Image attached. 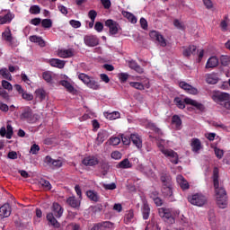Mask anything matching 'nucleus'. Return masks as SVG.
<instances>
[{
	"mask_svg": "<svg viewBox=\"0 0 230 230\" xmlns=\"http://www.w3.org/2000/svg\"><path fill=\"white\" fill-rule=\"evenodd\" d=\"M219 171L218 167H214L213 169V184L216 193V200L218 208L221 209H226L227 208V191L218 181Z\"/></svg>",
	"mask_w": 230,
	"mask_h": 230,
	"instance_id": "f257e3e1",
	"label": "nucleus"
},
{
	"mask_svg": "<svg viewBox=\"0 0 230 230\" xmlns=\"http://www.w3.org/2000/svg\"><path fill=\"white\" fill-rule=\"evenodd\" d=\"M62 215H64V208L62 206L58 203H53L52 212L47 215V220L51 224V226L58 229V227H60V223H58L57 218H60Z\"/></svg>",
	"mask_w": 230,
	"mask_h": 230,
	"instance_id": "f03ea898",
	"label": "nucleus"
},
{
	"mask_svg": "<svg viewBox=\"0 0 230 230\" xmlns=\"http://www.w3.org/2000/svg\"><path fill=\"white\" fill-rule=\"evenodd\" d=\"M174 103H176L178 109H185L186 105H192V107H195L198 111H204L205 109L204 104L188 97L183 101L181 100V97H175Z\"/></svg>",
	"mask_w": 230,
	"mask_h": 230,
	"instance_id": "7ed1b4c3",
	"label": "nucleus"
},
{
	"mask_svg": "<svg viewBox=\"0 0 230 230\" xmlns=\"http://www.w3.org/2000/svg\"><path fill=\"white\" fill-rule=\"evenodd\" d=\"M20 119L22 121H27V123H37L40 119V116L37 113H33V110L30 107H25L22 109V113L20 114Z\"/></svg>",
	"mask_w": 230,
	"mask_h": 230,
	"instance_id": "20e7f679",
	"label": "nucleus"
},
{
	"mask_svg": "<svg viewBox=\"0 0 230 230\" xmlns=\"http://www.w3.org/2000/svg\"><path fill=\"white\" fill-rule=\"evenodd\" d=\"M79 80L84 84V85L88 86L89 89H93V91H98L102 88L100 83L93 76H89L87 74L81 73L78 75Z\"/></svg>",
	"mask_w": 230,
	"mask_h": 230,
	"instance_id": "39448f33",
	"label": "nucleus"
},
{
	"mask_svg": "<svg viewBox=\"0 0 230 230\" xmlns=\"http://www.w3.org/2000/svg\"><path fill=\"white\" fill-rule=\"evenodd\" d=\"M188 200L190 203L192 204V206H199V208H201V206H204V204L208 202L206 196L199 193H196L192 196H189Z\"/></svg>",
	"mask_w": 230,
	"mask_h": 230,
	"instance_id": "423d86ee",
	"label": "nucleus"
},
{
	"mask_svg": "<svg viewBox=\"0 0 230 230\" xmlns=\"http://www.w3.org/2000/svg\"><path fill=\"white\" fill-rule=\"evenodd\" d=\"M164 157L169 159L170 163L172 164H179V154L172 149H166L163 151Z\"/></svg>",
	"mask_w": 230,
	"mask_h": 230,
	"instance_id": "0eeeda50",
	"label": "nucleus"
},
{
	"mask_svg": "<svg viewBox=\"0 0 230 230\" xmlns=\"http://www.w3.org/2000/svg\"><path fill=\"white\" fill-rule=\"evenodd\" d=\"M2 37L4 40H5V42L9 43V46H11V48H17V46H19V41H17V40H15L12 36V31L8 30L4 31L2 33Z\"/></svg>",
	"mask_w": 230,
	"mask_h": 230,
	"instance_id": "6e6552de",
	"label": "nucleus"
},
{
	"mask_svg": "<svg viewBox=\"0 0 230 230\" xmlns=\"http://www.w3.org/2000/svg\"><path fill=\"white\" fill-rule=\"evenodd\" d=\"M84 42L89 48H95V46L100 44V39L96 35H86L84 38Z\"/></svg>",
	"mask_w": 230,
	"mask_h": 230,
	"instance_id": "1a4fd4ad",
	"label": "nucleus"
},
{
	"mask_svg": "<svg viewBox=\"0 0 230 230\" xmlns=\"http://www.w3.org/2000/svg\"><path fill=\"white\" fill-rule=\"evenodd\" d=\"M149 37H151V39L153 40H157V42H159L163 48H165L166 40H164V37H163V35H161V33H159V31H151L149 32Z\"/></svg>",
	"mask_w": 230,
	"mask_h": 230,
	"instance_id": "9d476101",
	"label": "nucleus"
},
{
	"mask_svg": "<svg viewBox=\"0 0 230 230\" xmlns=\"http://www.w3.org/2000/svg\"><path fill=\"white\" fill-rule=\"evenodd\" d=\"M100 164V160L95 155H89L82 160L84 166H96Z\"/></svg>",
	"mask_w": 230,
	"mask_h": 230,
	"instance_id": "9b49d317",
	"label": "nucleus"
},
{
	"mask_svg": "<svg viewBox=\"0 0 230 230\" xmlns=\"http://www.w3.org/2000/svg\"><path fill=\"white\" fill-rule=\"evenodd\" d=\"M158 214L161 218H164V220H172V222H175V219H173V217L172 216V210L170 208H161L158 209Z\"/></svg>",
	"mask_w": 230,
	"mask_h": 230,
	"instance_id": "f8f14e48",
	"label": "nucleus"
},
{
	"mask_svg": "<svg viewBox=\"0 0 230 230\" xmlns=\"http://www.w3.org/2000/svg\"><path fill=\"white\" fill-rule=\"evenodd\" d=\"M212 100L218 103L220 102H229L230 95L227 93H216L212 95Z\"/></svg>",
	"mask_w": 230,
	"mask_h": 230,
	"instance_id": "ddd939ff",
	"label": "nucleus"
},
{
	"mask_svg": "<svg viewBox=\"0 0 230 230\" xmlns=\"http://www.w3.org/2000/svg\"><path fill=\"white\" fill-rule=\"evenodd\" d=\"M180 87L181 89H183V91L189 93V94H199V90L197 88L184 81L180 82Z\"/></svg>",
	"mask_w": 230,
	"mask_h": 230,
	"instance_id": "4468645a",
	"label": "nucleus"
},
{
	"mask_svg": "<svg viewBox=\"0 0 230 230\" xmlns=\"http://www.w3.org/2000/svg\"><path fill=\"white\" fill-rule=\"evenodd\" d=\"M105 26L109 28L111 35H116L118 33V28L119 24L114 22V20H107L105 22Z\"/></svg>",
	"mask_w": 230,
	"mask_h": 230,
	"instance_id": "2eb2a0df",
	"label": "nucleus"
},
{
	"mask_svg": "<svg viewBox=\"0 0 230 230\" xmlns=\"http://www.w3.org/2000/svg\"><path fill=\"white\" fill-rule=\"evenodd\" d=\"M12 215V207H10V204L6 203L4 204L0 208V217L1 218H8Z\"/></svg>",
	"mask_w": 230,
	"mask_h": 230,
	"instance_id": "dca6fc26",
	"label": "nucleus"
},
{
	"mask_svg": "<svg viewBox=\"0 0 230 230\" xmlns=\"http://www.w3.org/2000/svg\"><path fill=\"white\" fill-rule=\"evenodd\" d=\"M45 163L51 168H62V160H54L51 156H46Z\"/></svg>",
	"mask_w": 230,
	"mask_h": 230,
	"instance_id": "f3484780",
	"label": "nucleus"
},
{
	"mask_svg": "<svg viewBox=\"0 0 230 230\" xmlns=\"http://www.w3.org/2000/svg\"><path fill=\"white\" fill-rule=\"evenodd\" d=\"M160 181L162 182V186H172V175L170 172H162L160 174Z\"/></svg>",
	"mask_w": 230,
	"mask_h": 230,
	"instance_id": "a211bd4d",
	"label": "nucleus"
},
{
	"mask_svg": "<svg viewBox=\"0 0 230 230\" xmlns=\"http://www.w3.org/2000/svg\"><path fill=\"white\" fill-rule=\"evenodd\" d=\"M141 212L143 220H148L150 218V205H148V201H143Z\"/></svg>",
	"mask_w": 230,
	"mask_h": 230,
	"instance_id": "6ab92c4d",
	"label": "nucleus"
},
{
	"mask_svg": "<svg viewBox=\"0 0 230 230\" xmlns=\"http://www.w3.org/2000/svg\"><path fill=\"white\" fill-rule=\"evenodd\" d=\"M130 139L137 148H143V140H141V137L139 135L133 133L130 135Z\"/></svg>",
	"mask_w": 230,
	"mask_h": 230,
	"instance_id": "aec40b11",
	"label": "nucleus"
},
{
	"mask_svg": "<svg viewBox=\"0 0 230 230\" xmlns=\"http://www.w3.org/2000/svg\"><path fill=\"white\" fill-rule=\"evenodd\" d=\"M183 52L182 55L183 57H186L187 58L191 57V55H196L197 54V46L195 45H190L187 48L183 47Z\"/></svg>",
	"mask_w": 230,
	"mask_h": 230,
	"instance_id": "412c9836",
	"label": "nucleus"
},
{
	"mask_svg": "<svg viewBox=\"0 0 230 230\" xmlns=\"http://www.w3.org/2000/svg\"><path fill=\"white\" fill-rule=\"evenodd\" d=\"M176 181L180 186V188H181V190H190V183L188 182V181H186V179L184 178V176L182 175H178L176 177Z\"/></svg>",
	"mask_w": 230,
	"mask_h": 230,
	"instance_id": "4be33fe9",
	"label": "nucleus"
},
{
	"mask_svg": "<svg viewBox=\"0 0 230 230\" xmlns=\"http://www.w3.org/2000/svg\"><path fill=\"white\" fill-rule=\"evenodd\" d=\"M218 66V58L211 57L208 59L205 66L206 69H215Z\"/></svg>",
	"mask_w": 230,
	"mask_h": 230,
	"instance_id": "5701e85b",
	"label": "nucleus"
},
{
	"mask_svg": "<svg viewBox=\"0 0 230 230\" xmlns=\"http://www.w3.org/2000/svg\"><path fill=\"white\" fill-rule=\"evenodd\" d=\"M29 40L38 44L40 48H46V41L42 40V37L37 35L30 36Z\"/></svg>",
	"mask_w": 230,
	"mask_h": 230,
	"instance_id": "b1692460",
	"label": "nucleus"
},
{
	"mask_svg": "<svg viewBox=\"0 0 230 230\" xmlns=\"http://www.w3.org/2000/svg\"><path fill=\"white\" fill-rule=\"evenodd\" d=\"M14 17L15 15H13V13L8 12L5 15L0 16V24H8L12 22Z\"/></svg>",
	"mask_w": 230,
	"mask_h": 230,
	"instance_id": "393cba45",
	"label": "nucleus"
},
{
	"mask_svg": "<svg viewBox=\"0 0 230 230\" xmlns=\"http://www.w3.org/2000/svg\"><path fill=\"white\" fill-rule=\"evenodd\" d=\"M58 55L60 58H71V57H74L75 51L72 49L59 50Z\"/></svg>",
	"mask_w": 230,
	"mask_h": 230,
	"instance_id": "a878e982",
	"label": "nucleus"
},
{
	"mask_svg": "<svg viewBox=\"0 0 230 230\" xmlns=\"http://www.w3.org/2000/svg\"><path fill=\"white\" fill-rule=\"evenodd\" d=\"M172 125L175 126L176 130L182 128V119H181L179 115H173L172 117Z\"/></svg>",
	"mask_w": 230,
	"mask_h": 230,
	"instance_id": "bb28decb",
	"label": "nucleus"
},
{
	"mask_svg": "<svg viewBox=\"0 0 230 230\" xmlns=\"http://www.w3.org/2000/svg\"><path fill=\"white\" fill-rule=\"evenodd\" d=\"M128 67L139 75L144 73L143 67H141V66H139V64L134 60L128 61Z\"/></svg>",
	"mask_w": 230,
	"mask_h": 230,
	"instance_id": "cd10ccee",
	"label": "nucleus"
},
{
	"mask_svg": "<svg viewBox=\"0 0 230 230\" xmlns=\"http://www.w3.org/2000/svg\"><path fill=\"white\" fill-rule=\"evenodd\" d=\"M162 193L165 198L172 197V195H173V189L172 185H162Z\"/></svg>",
	"mask_w": 230,
	"mask_h": 230,
	"instance_id": "c85d7f7f",
	"label": "nucleus"
},
{
	"mask_svg": "<svg viewBox=\"0 0 230 230\" xmlns=\"http://www.w3.org/2000/svg\"><path fill=\"white\" fill-rule=\"evenodd\" d=\"M86 196L93 202H100V195L95 190H87Z\"/></svg>",
	"mask_w": 230,
	"mask_h": 230,
	"instance_id": "c756f323",
	"label": "nucleus"
},
{
	"mask_svg": "<svg viewBox=\"0 0 230 230\" xmlns=\"http://www.w3.org/2000/svg\"><path fill=\"white\" fill-rule=\"evenodd\" d=\"M49 64L52 67H58V69H64V66H66V62L57 58L50 59Z\"/></svg>",
	"mask_w": 230,
	"mask_h": 230,
	"instance_id": "7c9ffc66",
	"label": "nucleus"
},
{
	"mask_svg": "<svg viewBox=\"0 0 230 230\" xmlns=\"http://www.w3.org/2000/svg\"><path fill=\"white\" fill-rule=\"evenodd\" d=\"M132 222H134V210L129 209L128 211L126 212L124 216V224L128 225Z\"/></svg>",
	"mask_w": 230,
	"mask_h": 230,
	"instance_id": "2f4dec72",
	"label": "nucleus"
},
{
	"mask_svg": "<svg viewBox=\"0 0 230 230\" xmlns=\"http://www.w3.org/2000/svg\"><path fill=\"white\" fill-rule=\"evenodd\" d=\"M117 167L121 168L122 170H128V168H132V163L128 160V158H126L122 161H120Z\"/></svg>",
	"mask_w": 230,
	"mask_h": 230,
	"instance_id": "473e14b6",
	"label": "nucleus"
},
{
	"mask_svg": "<svg viewBox=\"0 0 230 230\" xmlns=\"http://www.w3.org/2000/svg\"><path fill=\"white\" fill-rule=\"evenodd\" d=\"M122 15H123V17L128 19V21H129V22H132V24H136V22H137V18H136V16L134 14H132V13H129L127 11H122Z\"/></svg>",
	"mask_w": 230,
	"mask_h": 230,
	"instance_id": "72a5a7b5",
	"label": "nucleus"
},
{
	"mask_svg": "<svg viewBox=\"0 0 230 230\" xmlns=\"http://www.w3.org/2000/svg\"><path fill=\"white\" fill-rule=\"evenodd\" d=\"M206 82L207 84H210V85H215V84L218 83V77L213 74H207Z\"/></svg>",
	"mask_w": 230,
	"mask_h": 230,
	"instance_id": "f704fd0d",
	"label": "nucleus"
},
{
	"mask_svg": "<svg viewBox=\"0 0 230 230\" xmlns=\"http://www.w3.org/2000/svg\"><path fill=\"white\" fill-rule=\"evenodd\" d=\"M191 147L193 152H199L200 148H202V143H200V139L199 138H193L191 140Z\"/></svg>",
	"mask_w": 230,
	"mask_h": 230,
	"instance_id": "c9c22d12",
	"label": "nucleus"
},
{
	"mask_svg": "<svg viewBox=\"0 0 230 230\" xmlns=\"http://www.w3.org/2000/svg\"><path fill=\"white\" fill-rule=\"evenodd\" d=\"M66 203L71 208H80V201H78V199H76V198L75 196L69 197L66 199Z\"/></svg>",
	"mask_w": 230,
	"mask_h": 230,
	"instance_id": "e433bc0d",
	"label": "nucleus"
},
{
	"mask_svg": "<svg viewBox=\"0 0 230 230\" xmlns=\"http://www.w3.org/2000/svg\"><path fill=\"white\" fill-rule=\"evenodd\" d=\"M103 115L107 119H110V120L118 119V118H119L120 116L119 111H112V112L105 111Z\"/></svg>",
	"mask_w": 230,
	"mask_h": 230,
	"instance_id": "4c0bfd02",
	"label": "nucleus"
},
{
	"mask_svg": "<svg viewBox=\"0 0 230 230\" xmlns=\"http://www.w3.org/2000/svg\"><path fill=\"white\" fill-rule=\"evenodd\" d=\"M59 84L64 88H66V91H68V93H73V91H75V87L68 81L62 80V81L59 82Z\"/></svg>",
	"mask_w": 230,
	"mask_h": 230,
	"instance_id": "58836bf2",
	"label": "nucleus"
},
{
	"mask_svg": "<svg viewBox=\"0 0 230 230\" xmlns=\"http://www.w3.org/2000/svg\"><path fill=\"white\" fill-rule=\"evenodd\" d=\"M0 75L4 78L5 80H9L11 82L12 80V74L8 72L7 68H1L0 69Z\"/></svg>",
	"mask_w": 230,
	"mask_h": 230,
	"instance_id": "ea45409f",
	"label": "nucleus"
},
{
	"mask_svg": "<svg viewBox=\"0 0 230 230\" xmlns=\"http://www.w3.org/2000/svg\"><path fill=\"white\" fill-rule=\"evenodd\" d=\"M42 78L48 84H51V82L53 81V75H51V72H49V71L43 72Z\"/></svg>",
	"mask_w": 230,
	"mask_h": 230,
	"instance_id": "a19ab883",
	"label": "nucleus"
},
{
	"mask_svg": "<svg viewBox=\"0 0 230 230\" xmlns=\"http://www.w3.org/2000/svg\"><path fill=\"white\" fill-rule=\"evenodd\" d=\"M35 93H36L37 98H39L40 102H42L43 100H46V91H44L43 89H38L36 90Z\"/></svg>",
	"mask_w": 230,
	"mask_h": 230,
	"instance_id": "79ce46f5",
	"label": "nucleus"
},
{
	"mask_svg": "<svg viewBox=\"0 0 230 230\" xmlns=\"http://www.w3.org/2000/svg\"><path fill=\"white\" fill-rule=\"evenodd\" d=\"M107 139V131H100L97 135L98 143H103Z\"/></svg>",
	"mask_w": 230,
	"mask_h": 230,
	"instance_id": "37998d69",
	"label": "nucleus"
},
{
	"mask_svg": "<svg viewBox=\"0 0 230 230\" xmlns=\"http://www.w3.org/2000/svg\"><path fill=\"white\" fill-rule=\"evenodd\" d=\"M130 87H134V89H137L138 91H144L145 85L139 82H131L129 83Z\"/></svg>",
	"mask_w": 230,
	"mask_h": 230,
	"instance_id": "c03bdc74",
	"label": "nucleus"
},
{
	"mask_svg": "<svg viewBox=\"0 0 230 230\" xmlns=\"http://www.w3.org/2000/svg\"><path fill=\"white\" fill-rule=\"evenodd\" d=\"M41 26L42 28L49 29L53 26V22L51 21V19H43L41 21Z\"/></svg>",
	"mask_w": 230,
	"mask_h": 230,
	"instance_id": "a18cd8bd",
	"label": "nucleus"
},
{
	"mask_svg": "<svg viewBox=\"0 0 230 230\" xmlns=\"http://www.w3.org/2000/svg\"><path fill=\"white\" fill-rule=\"evenodd\" d=\"M119 143H121V138L118 137H111L109 140V144L112 146H118Z\"/></svg>",
	"mask_w": 230,
	"mask_h": 230,
	"instance_id": "49530a36",
	"label": "nucleus"
},
{
	"mask_svg": "<svg viewBox=\"0 0 230 230\" xmlns=\"http://www.w3.org/2000/svg\"><path fill=\"white\" fill-rule=\"evenodd\" d=\"M30 13H32V15H38V13H40V7L39 5L31 6Z\"/></svg>",
	"mask_w": 230,
	"mask_h": 230,
	"instance_id": "de8ad7c7",
	"label": "nucleus"
},
{
	"mask_svg": "<svg viewBox=\"0 0 230 230\" xmlns=\"http://www.w3.org/2000/svg\"><path fill=\"white\" fill-rule=\"evenodd\" d=\"M6 128H7V131H6L5 137L6 139H10L12 136H13V128L12 127V125L8 124Z\"/></svg>",
	"mask_w": 230,
	"mask_h": 230,
	"instance_id": "09e8293b",
	"label": "nucleus"
},
{
	"mask_svg": "<svg viewBox=\"0 0 230 230\" xmlns=\"http://www.w3.org/2000/svg\"><path fill=\"white\" fill-rule=\"evenodd\" d=\"M40 182L41 186L45 188V190H51V183L49 182V181L41 179Z\"/></svg>",
	"mask_w": 230,
	"mask_h": 230,
	"instance_id": "8fccbe9b",
	"label": "nucleus"
},
{
	"mask_svg": "<svg viewBox=\"0 0 230 230\" xmlns=\"http://www.w3.org/2000/svg\"><path fill=\"white\" fill-rule=\"evenodd\" d=\"M214 152H215L216 157H217V159H222L224 157V150H222L218 147H215Z\"/></svg>",
	"mask_w": 230,
	"mask_h": 230,
	"instance_id": "3c124183",
	"label": "nucleus"
},
{
	"mask_svg": "<svg viewBox=\"0 0 230 230\" xmlns=\"http://www.w3.org/2000/svg\"><path fill=\"white\" fill-rule=\"evenodd\" d=\"M2 87L3 89H6L7 91H12V89H13V87L12 86V84H10V82L6 80L2 81Z\"/></svg>",
	"mask_w": 230,
	"mask_h": 230,
	"instance_id": "603ef678",
	"label": "nucleus"
},
{
	"mask_svg": "<svg viewBox=\"0 0 230 230\" xmlns=\"http://www.w3.org/2000/svg\"><path fill=\"white\" fill-rule=\"evenodd\" d=\"M88 17L91 21H96V17H98V13L95 10H90L88 12Z\"/></svg>",
	"mask_w": 230,
	"mask_h": 230,
	"instance_id": "864d4df0",
	"label": "nucleus"
},
{
	"mask_svg": "<svg viewBox=\"0 0 230 230\" xmlns=\"http://www.w3.org/2000/svg\"><path fill=\"white\" fill-rule=\"evenodd\" d=\"M173 24L175 28H177L178 30H185L184 23H182L181 21L177 19L173 21Z\"/></svg>",
	"mask_w": 230,
	"mask_h": 230,
	"instance_id": "5fc2aeb1",
	"label": "nucleus"
},
{
	"mask_svg": "<svg viewBox=\"0 0 230 230\" xmlns=\"http://www.w3.org/2000/svg\"><path fill=\"white\" fill-rule=\"evenodd\" d=\"M94 30L98 31V33H102V31H103V23H102V22H96Z\"/></svg>",
	"mask_w": 230,
	"mask_h": 230,
	"instance_id": "6e6d98bb",
	"label": "nucleus"
},
{
	"mask_svg": "<svg viewBox=\"0 0 230 230\" xmlns=\"http://www.w3.org/2000/svg\"><path fill=\"white\" fill-rule=\"evenodd\" d=\"M100 226H101V228L103 229V227L105 229H111V227H112V223L111 221H104V222H102V223H99Z\"/></svg>",
	"mask_w": 230,
	"mask_h": 230,
	"instance_id": "4d7b16f0",
	"label": "nucleus"
},
{
	"mask_svg": "<svg viewBox=\"0 0 230 230\" xmlns=\"http://www.w3.org/2000/svg\"><path fill=\"white\" fill-rule=\"evenodd\" d=\"M69 24L72 28H80L82 26V22L76 20H70Z\"/></svg>",
	"mask_w": 230,
	"mask_h": 230,
	"instance_id": "13d9d810",
	"label": "nucleus"
},
{
	"mask_svg": "<svg viewBox=\"0 0 230 230\" xmlns=\"http://www.w3.org/2000/svg\"><path fill=\"white\" fill-rule=\"evenodd\" d=\"M119 78L121 84H125V82H127V80H128V74H127V73H120L119 75Z\"/></svg>",
	"mask_w": 230,
	"mask_h": 230,
	"instance_id": "bf43d9fd",
	"label": "nucleus"
},
{
	"mask_svg": "<svg viewBox=\"0 0 230 230\" xmlns=\"http://www.w3.org/2000/svg\"><path fill=\"white\" fill-rule=\"evenodd\" d=\"M111 159L119 160L121 159L122 155L119 151H113L111 155Z\"/></svg>",
	"mask_w": 230,
	"mask_h": 230,
	"instance_id": "052dcab7",
	"label": "nucleus"
},
{
	"mask_svg": "<svg viewBox=\"0 0 230 230\" xmlns=\"http://www.w3.org/2000/svg\"><path fill=\"white\" fill-rule=\"evenodd\" d=\"M40 150V146H39V145H37V144H33V145L31 146V151H30V153H31V154H33V155H36Z\"/></svg>",
	"mask_w": 230,
	"mask_h": 230,
	"instance_id": "680f3d73",
	"label": "nucleus"
},
{
	"mask_svg": "<svg viewBox=\"0 0 230 230\" xmlns=\"http://www.w3.org/2000/svg\"><path fill=\"white\" fill-rule=\"evenodd\" d=\"M22 97L23 98V100H26L27 102H31V100H33V94L24 92L22 93Z\"/></svg>",
	"mask_w": 230,
	"mask_h": 230,
	"instance_id": "e2e57ef3",
	"label": "nucleus"
},
{
	"mask_svg": "<svg viewBox=\"0 0 230 230\" xmlns=\"http://www.w3.org/2000/svg\"><path fill=\"white\" fill-rule=\"evenodd\" d=\"M101 3L105 10H109L112 4L111 0H101Z\"/></svg>",
	"mask_w": 230,
	"mask_h": 230,
	"instance_id": "0e129e2a",
	"label": "nucleus"
},
{
	"mask_svg": "<svg viewBox=\"0 0 230 230\" xmlns=\"http://www.w3.org/2000/svg\"><path fill=\"white\" fill-rule=\"evenodd\" d=\"M203 4L206 6L207 10L213 8V2L211 0H203Z\"/></svg>",
	"mask_w": 230,
	"mask_h": 230,
	"instance_id": "69168bd1",
	"label": "nucleus"
},
{
	"mask_svg": "<svg viewBox=\"0 0 230 230\" xmlns=\"http://www.w3.org/2000/svg\"><path fill=\"white\" fill-rule=\"evenodd\" d=\"M104 190H116V183L103 184Z\"/></svg>",
	"mask_w": 230,
	"mask_h": 230,
	"instance_id": "338daca9",
	"label": "nucleus"
},
{
	"mask_svg": "<svg viewBox=\"0 0 230 230\" xmlns=\"http://www.w3.org/2000/svg\"><path fill=\"white\" fill-rule=\"evenodd\" d=\"M8 159L15 160L17 159V152L15 151H10L7 155Z\"/></svg>",
	"mask_w": 230,
	"mask_h": 230,
	"instance_id": "774afa93",
	"label": "nucleus"
}]
</instances>
